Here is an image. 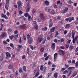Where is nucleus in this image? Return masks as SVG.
<instances>
[{"instance_id":"obj_40","label":"nucleus","mask_w":78,"mask_h":78,"mask_svg":"<svg viewBox=\"0 0 78 78\" xmlns=\"http://www.w3.org/2000/svg\"><path fill=\"white\" fill-rule=\"evenodd\" d=\"M69 73V72H68V71L66 70L63 72V74H66V73Z\"/></svg>"},{"instance_id":"obj_16","label":"nucleus","mask_w":78,"mask_h":78,"mask_svg":"<svg viewBox=\"0 0 78 78\" xmlns=\"http://www.w3.org/2000/svg\"><path fill=\"white\" fill-rule=\"evenodd\" d=\"M70 26V24H67L66 25L65 28L66 29H68V28H69Z\"/></svg>"},{"instance_id":"obj_38","label":"nucleus","mask_w":78,"mask_h":78,"mask_svg":"<svg viewBox=\"0 0 78 78\" xmlns=\"http://www.w3.org/2000/svg\"><path fill=\"white\" fill-rule=\"evenodd\" d=\"M73 3V2L71 1V0H69L68 2V4H70Z\"/></svg>"},{"instance_id":"obj_20","label":"nucleus","mask_w":78,"mask_h":78,"mask_svg":"<svg viewBox=\"0 0 78 78\" xmlns=\"http://www.w3.org/2000/svg\"><path fill=\"white\" fill-rule=\"evenodd\" d=\"M23 70L24 72H27V69L26 68V66H23Z\"/></svg>"},{"instance_id":"obj_11","label":"nucleus","mask_w":78,"mask_h":78,"mask_svg":"<svg viewBox=\"0 0 78 78\" xmlns=\"http://www.w3.org/2000/svg\"><path fill=\"white\" fill-rule=\"evenodd\" d=\"M6 56L7 57H8V58H11V54L9 52H6Z\"/></svg>"},{"instance_id":"obj_54","label":"nucleus","mask_w":78,"mask_h":78,"mask_svg":"<svg viewBox=\"0 0 78 78\" xmlns=\"http://www.w3.org/2000/svg\"><path fill=\"white\" fill-rule=\"evenodd\" d=\"M18 33V32L17 30H16L14 31V34H17Z\"/></svg>"},{"instance_id":"obj_3","label":"nucleus","mask_w":78,"mask_h":78,"mask_svg":"<svg viewBox=\"0 0 78 78\" xmlns=\"http://www.w3.org/2000/svg\"><path fill=\"white\" fill-rule=\"evenodd\" d=\"M59 54L60 55H62V56H64V52L63 50H60L58 51Z\"/></svg>"},{"instance_id":"obj_55","label":"nucleus","mask_w":78,"mask_h":78,"mask_svg":"<svg viewBox=\"0 0 78 78\" xmlns=\"http://www.w3.org/2000/svg\"><path fill=\"white\" fill-rule=\"evenodd\" d=\"M60 48H61L62 49H64V48H65V47L63 46H61L60 47Z\"/></svg>"},{"instance_id":"obj_62","label":"nucleus","mask_w":78,"mask_h":78,"mask_svg":"<svg viewBox=\"0 0 78 78\" xmlns=\"http://www.w3.org/2000/svg\"><path fill=\"white\" fill-rule=\"evenodd\" d=\"M65 66H66V68H68V67H69V65H67L66 64H65Z\"/></svg>"},{"instance_id":"obj_50","label":"nucleus","mask_w":78,"mask_h":78,"mask_svg":"<svg viewBox=\"0 0 78 78\" xmlns=\"http://www.w3.org/2000/svg\"><path fill=\"white\" fill-rule=\"evenodd\" d=\"M5 15H5V14H3V13H2L1 14V16L2 17L4 18Z\"/></svg>"},{"instance_id":"obj_43","label":"nucleus","mask_w":78,"mask_h":78,"mask_svg":"<svg viewBox=\"0 0 78 78\" xmlns=\"http://www.w3.org/2000/svg\"><path fill=\"white\" fill-rule=\"evenodd\" d=\"M19 14H20V15H21V14H22V13H23V12H22V11L20 10L19 11Z\"/></svg>"},{"instance_id":"obj_23","label":"nucleus","mask_w":78,"mask_h":78,"mask_svg":"<svg viewBox=\"0 0 78 78\" xmlns=\"http://www.w3.org/2000/svg\"><path fill=\"white\" fill-rule=\"evenodd\" d=\"M75 68L74 67H69L68 68V70H74Z\"/></svg>"},{"instance_id":"obj_37","label":"nucleus","mask_w":78,"mask_h":78,"mask_svg":"<svg viewBox=\"0 0 78 78\" xmlns=\"http://www.w3.org/2000/svg\"><path fill=\"white\" fill-rule=\"evenodd\" d=\"M42 30L43 31H46V30H47V27H45L43 28Z\"/></svg>"},{"instance_id":"obj_19","label":"nucleus","mask_w":78,"mask_h":78,"mask_svg":"<svg viewBox=\"0 0 78 78\" xmlns=\"http://www.w3.org/2000/svg\"><path fill=\"white\" fill-rule=\"evenodd\" d=\"M25 24L21 25L20 26V29H23L25 27Z\"/></svg>"},{"instance_id":"obj_17","label":"nucleus","mask_w":78,"mask_h":78,"mask_svg":"<svg viewBox=\"0 0 78 78\" xmlns=\"http://www.w3.org/2000/svg\"><path fill=\"white\" fill-rule=\"evenodd\" d=\"M32 19V18H31V16L29 15V16H28V20L29 22H30V21Z\"/></svg>"},{"instance_id":"obj_8","label":"nucleus","mask_w":78,"mask_h":78,"mask_svg":"<svg viewBox=\"0 0 78 78\" xmlns=\"http://www.w3.org/2000/svg\"><path fill=\"white\" fill-rule=\"evenodd\" d=\"M38 40L39 41V42L41 43L42 41H43V38L41 37H38Z\"/></svg>"},{"instance_id":"obj_56","label":"nucleus","mask_w":78,"mask_h":78,"mask_svg":"<svg viewBox=\"0 0 78 78\" xmlns=\"http://www.w3.org/2000/svg\"><path fill=\"white\" fill-rule=\"evenodd\" d=\"M72 20L71 17H69V22H72Z\"/></svg>"},{"instance_id":"obj_22","label":"nucleus","mask_w":78,"mask_h":78,"mask_svg":"<svg viewBox=\"0 0 78 78\" xmlns=\"http://www.w3.org/2000/svg\"><path fill=\"white\" fill-rule=\"evenodd\" d=\"M72 35L73 39H74V36H75V33L74 32H73L72 31Z\"/></svg>"},{"instance_id":"obj_14","label":"nucleus","mask_w":78,"mask_h":78,"mask_svg":"<svg viewBox=\"0 0 78 78\" xmlns=\"http://www.w3.org/2000/svg\"><path fill=\"white\" fill-rule=\"evenodd\" d=\"M33 42V38L32 37H31L29 40L28 43L29 44H31V42Z\"/></svg>"},{"instance_id":"obj_6","label":"nucleus","mask_w":78,"mask_h":78,"mask_svg":"<svg viewBox=\"0 0 78 78\" xmlns=\"http://www.w3.org/2000/svg\"><path fill=\"white\" fill-rule=\"evenodd\" d=\"M51 48L52 50H55V43H53L52 44Z\"/></svg>"},{"instance_id":"obj_39","label":"nucleus","mask_w":78,"mask_h":78,"mask_svg":"<svg viewBox=\"0 0 78 78\" xmlns=\"http://www.w3.org/2000/svg\"><path fill=\"white\" fill-rule=\"evenodd\" d=\"M30 8H31V7H29L27 9V10L26 11V12H28L29 11V10H30Z\"/></svg>"},{"instance_id":"obj_49","label":"nucleus","mask_w":78,"mask_h":78,"mask_svg":"<svg viewBox=\"0 0 78 78\" xmlns=\"http://www.w3.org/2000/svg\"><path fill=\"white\" fill-rule=\"evenodd\" d=\"M8 5H5V8H6V9H7V10H8Z\"/></svg>"},{"instance_id":"obj_12","label":"nucleus","mask_w":78,"mask_h":78,"mask_svg":"<svg viewBox=\"0 0 78 78\" xmlns=\"http://www.w3.org/2000/svg\"><path fill=\"white\" fill-rule=\"evenodd\" d=\"M8 68L9 69H12L13 68V66L12 64H10Z\"/></svg>"},{"instance_id":"obj_35","label":"nucleus","mask_w":78,"mask_h":78,"mask_svg":"<svg viewBox=\"0 0 78 78\" xmlns=\"http://www.w3.org/2000/svg\"><path fill=\"white\" fill-rule=\"evenodd\" d=\"M46 70L47 69L45 68H44L43 71V74H45Z\"/></svg>"},{"instance_id":"obj_9","label":"nucleus","mask_w":78,"mask_h":78,"mask_svg":"<svg viewBox=\"0 0 78 78\" xmlns=\"http://www.w3.org/2000/svg\"><path fill=\"white\" fill-rule=\"evenodd\" d=\"M40 17L41 19H44V16L42 13H41L40 15Z\"/></svg>"},{"instance_id":"obj_63","label":"nucleus","mask_w":78,"mask_h":78,"mask_svg":"<svg viewBox=\"0 0 78 78\" xmlns=\"http://www.w3.org/2000/svg\"><path fill=\"white\" fill-rule=\"evenodd\" d=\"M22 58L23 59H24L25 58V55H23V56H22Z\"/></svg>"},{"instance_id":"obj_28","label":"nucleus","mask_w":78,"mask_h":78,"mask_svg":"<svg viewBox=\"0 0 78 78\" xmlns=\"http://www.w3.org/2000/svg\"><path fill=\"white\" fill-rule=\"evenodd\" d=\"M10 46V47H12L13 49L14 48V45L12 44V43L11 44Z\"/></svg>"},{"instance_id":"obj_42","label":"nucleus","mask_w":78,"mask_h":78,"mask_svg":"<svg viewBox=\"0 0 78 78\" xmlns=\"http://www.w3.org/2000/svg\"><path fill=\"white\" fill-rule=\"evenodd\" d=\"M19 43L20 44H21L22 43V37H20V39H19Z\"/></svg>"},{"instance_id":"obj_10","label":"nucleus","mask_w":78,"mask_h":78,"mask_svg":"<svg viewBox=\"0 0 78 78\" xmlns=\"http://www.w3.org/2000/svg\"><path fill=\"white\" fill-rule=\"evenodd\" d=\"M56 29V27H53L51 28L50 32L51 33H53V32H54V31H55V30Z\"/></svg>"},{"instance_id":"obj_33","label":"nucleus","mask_w":78,"mask_h":78,"mask_svg":"<svg viewBox=\"0 0 78 78\" xmlns=\"http://www.w3.org/2000/svg\"><path fill=\"white\" fill-rule=\"evenodd\" d=\"M19 72L20 73H22V68H20L19 69Z\"/></svg>"},{"instance_id":"obj_41","label":"nucleus","mask_w":78,"mask_h":78,"mask_svg":"<svg viewBox=\"0 0 78 78\" xmlns=\"http://www.w3.org/2000/svg\"><path fill=\"white\" fill-rule=\"evenodd\" d=\"M13 74H11L9 76V78H13Z\"/></svg>"},{"instance_id":"obj_2","label":"nucleus","mask_w":78,"mask_h":78,"mask_svg":"<svg viewBox=\"0 0 78 78\" xmlns=\"http://www.w3.org/2000/svg\"><path fill=\"white\" fill-rule=\"evenodd\" d=\"M17 4L18 6V9H20L22 7V2L20 1H18L17 2Z\"/></svg>"},{"instance_id":"obj_48","label":"nucleus","mask_w":78,"mask_h":78,"mask_svg":"<svg viewBox=\"0 0 78 78\" xmlns=\"http://www.w3.org/2000/svg\"><path fill=\"white\" fill-rule=\"evenodd\" d=\"M66 70V69L64 68H63L60 71L61 72H63V71H64Z\"/></svg>"},{"instance_id":"obj_7","label":"nucleus","mask_w":78,"mask_h":78,"mask_svg":"<svg viewBox=\"0 0 78 78\" xmlns=\"http://www.w3.org/2000/svg\"><path fill=\"white\" fill-rule=\"evenodd\" d=\"M44 5H45L46 6H48L50 5V2L47 1V0H46L44 2Z\"/></svg>"},{"instance_id":"obj_52","label":"nucleus","mask_w":78,"mask_h":78,"mask_svg":"<svg viewBox=\"0 0 78 78\" xmlns=\"http://www.w3.org/2000/svg\"><path fill=\"white\" fill-rule=\"evenodd\" d=\"M65 47L66 48H68L69 47V45L68 44H66Z\"/></svg>"},{"instance_id":"obj_64","label":"nucleus","mask_w":78,"mask_h":78,"mask_svg":"<svg viewBox=\"0 0 78 78\" xmlns=\"http://www.w3.org/2000/svg\"><path fill=\"white\" fill-rule=\"evenodd\" d=\"M62 78H67V77L65 75H63L62 76Z\"/></svg>"},{"instance_id":"obj_53","label":"nucleus","mask_w":78,"mask_h":78,"mask_svg":"<svg viewBox=\"0 0 78 78\" xmlns=\"http://www.w3.org/2000/svg\"><path fill=\"white\" fill-rule=\"evenodd\" d=\"M23 37L24 40V41H26V37L25 36V35H23Z\"/></svg>"},{"instance_id":"obj_47","label":"nucleus","mask_w":78,"mask_h":78,"mask_svg":"<svg viewBox=\"0 0 78 78\" xmlns=\"http://www.w3.org/2000/svg\"><path fill=\"white\" fill-rule=\"evenodd\" d=\"M42 69H43V65H41L40 67V70L41 71L42 70Z\"/></svg>"},{"instance_id":"obj_34","label":"nucleus","mask_w":78,"mask_h":78,"mask_svg":"<svg viewBox=\"0 0 78 78\" xmlns=\"http://www.w3.org/2000/svg\"><path fill=\"white\" fill-rule=\"evenodd\" d=\"M3 44L4 45H6V44H8V43L6 41H3Z\"/></svg>"},{"instance_id":"obj_44","label":"nucleus","mask_w":78,"mask_h":78,"mask_svg":"<svg viewBox=\"0 0 78 78\" xmlns=\"http://www.w3.org/2000/svg\"><path fill=\"white\" fill-rule=\"evenodd\" d=\"M36 12V10L34 9H33L32 11L33 14H34V13H35Z\"/></svg>"},{"instance_id":"obj_27","label":"nucleus","mask_w":78,"mask_h":78,"mask_svg":"<svg viewBox=\"0 0 78 78\" xmlns=\"http://www.w3.org/2000/svg\"><path fill=\"white\" fill-rule=\"evenodd\" d=\"M34 28L36 30H37L38 29V26L37 24H35L34 27Z\"/></svg>"},{"instance_id":"obj_58","label":"nucleus","mask_w":78,"mask_h":78,"mask_svg":"<svg viewBox=\"0 0 78 78\" xmlns=\"http://www.w3.org/2000/svg\"><path fill=\"white\" fill-rule=\"evenodd\" d=\"M37 21L38 22H41V20L40 18H38Z\"/></svg>"},{"instance_id":"obj_21","label":"nucleus","mask_w":78,"mask_h":78,"mask_svg":"<svg viewBox=\"0 0 78 78\" xmlns=\"http://www.w3.org/2000/svg\"><path fill=\"white\" fill-rule=\"evenodd\" d=\"M9 3V0H6L5 1V5H8Z\"/></svg>"},{"instance_id":"obj_24","label":"nucleus","mask_w":78,"mask_h":78,"mask_svg":"<svg viewBox=\"0 0 78 78\" xmlns=\"http://www.w3.org/2000/svg\"><path fill=\"white\" fill-rule=\"evenodd\" d=\"M54 77L57 78L58 77V73H55L54 75Z\"/></svg>"},{"instance_id":"obj_59","label":"nucleus","mask_w":78,"mask_h":78,"mask_svg":"<svg viewBox=\"0 0 78 78\" xmlns=\"http://www.w3.org/2000/svg\"><path fill=\"white\" fill-rule=\"evenodd\" d=\"M49 57L48 56H47L45 58V60H48V59Z\"/></svg>"},{"instance_id":"obj_29","label":"nucleus","mask_w":78,"mask_h":78,"mask_svg":"<svg viewBox=\"0 0 78 78\" xmlns=\"http://www.w3.org/2000/svg\"><path fill=\"white\" fill-rule=\"evenodd\" d=\"M75 67L76 68H78V62H77L75 63Z\"/></svg>"},{"instance_id":"obj_13","label":"nucleus","mask_w":78,"mask_h":78,"mask_svg":"<svg viewBox=\"0 0 78 78\" xmlns=\"http://www.w3.org/2000/svg\"><path fill=\"white\" fill-rule=\"evenodd\" d=\"M12 33V30L11 29H9L8 30V34H11Z\"/></svg>"},{"instance_id":"obj_25","label":"nucleus","mask_w":78,"mask_h":78,"mask_svg":"<svg viewBox=\"0 0 78 78\" xmlns=\"http://www.w3.org/2000/svg\"><path fill=\"white\" fill-rule=\"evenodd\" d=\"M45 11H46V12H50V9H49L46 8Z\"/></svg>"},{"instance_id":"obj_45","label":"nucleus","mask_w":78,"mask_h":78,"mask_svg":"<svg viewBox=\"0 0 78 78\" xmlns=\"http://www.w3.org/2000/svg\"><path fill=\"white\" fill-rule=\"evenodd\" d=\"M52 26H53V23H50L49 24V28H51V27H52Z\"/></svg>"},{"instance_id":"obj_36","label":"nucleus","mask_w":78,"mask_h":78,"mask_svg":"<svg viewBox=\"0 0 78 78\" xmlns=\"http://www.w3.org/2000/svg\"><path fill=\"white\" fill-rule=\"evenodd\" d=\"M51 76V73H48L47 74V76L48 77H50Z\"/></svg>"},{"instance_id":"obj_46","label":"nucleus","mask_w":78,"mask_h":78,"mask_svg":"<svg viewBox=\"0 0 78 78\" xmlns=\"http://www.w3.org/2000/svg\"><path fill=\"white\" fill-rule=\"evenodd\" d=\"M27 53L28 55H29V53H30V50H29V48H28L27 49Z\"/></svg>"},{"instance_id":"obj_15","label":"nucleus","mask_w":78,"mask_h":78,"mask_svg":"<svg viewBox=\"0 0 78 78\" xmlns=\"http://www.w3.org/2000/svg\"><path fill=\"white\" fill-rule=\"evenodd\" d=\"M3 58V54L2 53L0 57V61H2Z\"/></svg>"},{"instance_id":"obj_30","label":"nucleus","mask_w":78,"mask_h":78,"mask_svg":"<svg viewBox=\"0 0 78 78\" xmlns=\"http://www.w3.org/2000/svg\"><path fill=\"white\" fill-rule=\"evenodd\" d=\"M58 57V53H55L54 55V57L57 58Z\"/></svg>"},{"instance_id":"obj_51","label":"nucleus","mask_w":78,"mask_h":78,"mask_svg":"<svg viewBox=\"0 0 78 78\" xmlns=\"http://www.w3.org/2000/svg\"><path fill=\"white\" fill-rule=\"evenodd\" d=\"M9 38L11 40L13 39V36H9Z\"/></svg>"},{"instance_id":"obj_57","label":"nucleus","mask_w":78,"mask_h":78,"mask_svg":"<svg viewBox=\"0 0 78 78\" xmlns=\"http://www.w3.org/2000/svg\"><path fill=\"white\" fill-rule=\"evenodd\" d=\"M22 47V45H18V48H21Z\"/></svg>"},{"instance_id":"obj_18","label":"nucleus","mask_w":78,"mask_h":78,"mask_svg":"<svg viewBox=\"0 0 78 78\" xmlns=\"http://www.w3.org/2000/svg\"><path fill=\"white\" fill-rule=\"evenodd\" d=\"M74 48L73 46L71 45L69 46V50H72V49Z\"/></svg>"},{"instance_id":"obj_61","label":"nucleus","mask_w":78,"mask_h":78,"mask_svg":"<svg viewBox=\"0 0 78 78\" xmlns=\"http://www.w3.org/2000/svg\"><path fill=\"white\" fill-rule=\"evenodd\" d=\"M27 39L28 40L29 39V38H30V35H27Z\"/></svg>"},{"instance_id":"obj_26","label":"nucleus","mask_w":78,"mask_h":78,"mask_svg":"<svg viewBox=\"0 0 78 78\" xmlns=\"http://www.w3.org/2000/svg\"><path fill=\"white\" fill-rule=\"evenodd\" d=\"M24 16H26V17H27V16L28 17V16H29L30 15H29L28 13H26L24 14Z\"/></svg>"},{"instance_id":"obj_60","label":"nucleus","mask_w":78,"mask_h":78,"mask_svg":"<svg viewBox=\"0 0 78 78\" xmlns=\"http://www.w3.org/2000/svg\"><path fill=\"white\" fill-rule=\"evenodd\" d=\"M47 56V53H44V57H46V56Z\"/></svg>"},{"instance_id":"obj_1","label":"nucleus","mask_w":78,"mask_h":78,"mask_svg":"<svg viewBox=\"0 0 78 78\" xmlns=\"http://www.w3.org/2000/svg\"><path fill=\"white\" fill-rule=\"evenodd\" d=\"M39 69H37L35 70H34V73H37L35 74V76H34V78H36V77H37L39 75Z\"/></svg>"},{"instance_id":"obj_5","label":"nucleus","mask_w":78,"mask_h":78,"mask_svg":"<svg viewBox=\"0 0 78 78\" xmlns=\"http://www.w3.org/2000/svg\"><path fill=\"white\" fill-rule=\"evenodd\" d=\"M67 11H68V8H66L65 9L62 11L61 12L63 14H65V13L67 12Z\"/></svg>"},{"instance_id":"obj_32","label":"nucleus","mask_w":78,"mask_h":78,"mask_svg":"<svg viewBox=\"0 0 78 78\" xmlns=\"http://www.w3.org/2000/svg\"><path fill=\"white\" fill-rule=\"evenodd\" d=\"M77 75V73L75 72V73H74L73 75H72L73 77H74L76 75Z\"/></svg>"},{"instance_id":"obj_31","label":"nucleus","mask_w":78,"mask_h":78,"mask_svg":"<svg viewBox=\"0 0 78 78\" xmlns=\"http://www.w3.org/2000/svg\"><path fill=\"white\" fill-rule=\"evenodd\" d=\"M44 51V48H41L40 49V51H41V52H43Z\"/></svg>"},{"instance_id":"obj_4","label":"nucleus","mask_w":78,"mask_h":78,"mask_svg":"<svg viewBox=\"0 0 78 78\" xmlns=\"http://www.w3.org/2000/svg\"><path fill=\"white\" fill-rule=\"evenodd\" d=\"M6 36V33L5 32L3 33L0 36V37L1 38H4L5 36Z\"/></svg>"}]
</instances>
